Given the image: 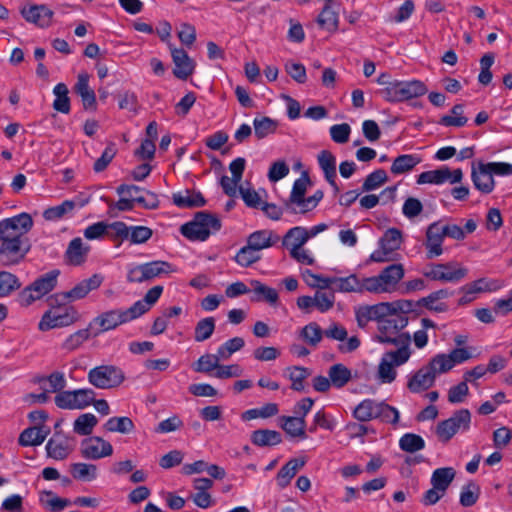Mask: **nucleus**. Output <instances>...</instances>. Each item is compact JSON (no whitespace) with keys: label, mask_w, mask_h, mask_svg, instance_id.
Here are the masks:
<instances>
[{"label":"nucleus","mask_w":512,"mask_h":512,"mask_svg":"<svg viewBox=\"0 0 512 512\" xmlns=\"http://www.w3.org/2000/svg\"><path fill=\"white\" fill-rule=\"evenodd\" d=\"M328 376L331 380L333 387L343 388L352 378V373L349 368L341 363L332 365L328 370Z\"/></svg>","instance_id":"nucleus-43"},{"label":"nucleus","mask_w":512,"mask_h":512,"mask_svg":"<svg viewBox=\"0 0 512 512\" xmlns=\"http://www.w3.org/2000/svg\"><path fill=\"white\" fill-rule=\"evenodd\" d=\"M125 379L123 371L114 365H100L88 372V381L98 389L118 387Z\"/></svg>","instance_id":"nucleus-10"},{"label":"nucleus","mask_w":512,"mask_h":512,"mask_svg":"<svg viewBox=\"0 0 512 512\" xmlns=\"http://www.w3.org/2000/svg\"><path fill=\"white\" fill-rule=\"evenodd\" d=\"M21 15L27 22L33 23L40 28H47L52 23L54 12L44 4H34L23 7Z\"/></svg>","instance_id":"nucleus-22"},{"label":"nucleus","mask_w":512,"mask_h":512,"mask_svg":"<svg viewBox=\"0 0 512 512\" xmlns=\"http://www.w3.org/2000/svg\"><path fill=\"white\" fill-rule=\"evenodd\" d=\"M251 442L258 447L275 446L282 442V436L278 431L258 429L251 433Z\"/></svg>","instance_id":"nucleus-39"},{"label":"nucleus","mask_w":512,"mask_h":512,"mask_svg":"<svg viewBox=\"0 0 512 512\" xmlns=\"http://www.w3.org/2000/svg\"><path fill=\"white\" fill-rule=\"evenodd\" d=\"M80 452L83 458L98 460L113 454L112 445L101 437L93 436L82 440Z\"/></svg>","instance_id":"nucleus-19"},{"label":"nucleus","mask_w":512,"mask_h":512,"mask_svg":"<svg viewBox=\"0 0 512 512\" xmlns=\"http://www.w3.org/2000/svg\"><path fill=\"white\" fill-rule=\"evenodd\" d=\"M411 355L412 351H406L404 349H395L385 352L378 365V379L382 383H392L397 376L395 367L407 363Z\"/></svg>","instance_id":"nucleus-8"},{"label":"nucleus","mask_w":512,"mask_h":512,"mask_svg":"<svg viewBox=\"0 0 512 512\" xmlns=\"http://www.w3.org/2000/svg\"><path fill=\"white\" fill-rule=\"evenodd\" d=\"M70 473L76 480L92 481L97 477V466L88 463H73L70 465Z\"/></svg>","instance_id":"nucleus-45"},{"label":"nucleus","mask_w":512,"mask_h":512,"mask_svg":"<svg viewBox=\"0 0 512 512\" xmlns=\"http://www.w3.org/2000/svg\"><path fill=\"white\" fill-rule=\"evenodd\" d=\"M103 428L108 432L129 434L134 430L135 425L129 417H111L103 425Z\"/></svg>","instance_id":"nucleus-46"},{"label":"nucleus","mask_w":512,"mask_h":512,"mask_svg":"<svg viewBox=\"0 0 512 512\" xmlns=\"http://www.w3.org/2000/svg\"><path fill=\"white\" fill-rule=\"evenodd\" d=\"M33 226L32 217L28 213H21L16 216L0 221V241L28 239L26 234Z\"/></svg>","instance_id":"nucleus-11"},{"label":"nucleus","mask_w":512,"mask_h":512,"mask_svg":"<svg viewBox=\"0 0 512 512\" xmlns=\"http://www.w3.org/2000/svg\"><path fill=\"white\" fill-rule=\"evenodd\" d=\"M68 88L64 83H58L54 89L53 94L55 99L53 101V108L61 113L68 114L70 112V99L68 97Z\"/></svg>","instance_id":"nucleus-47"},{"label":"nucleus","mask_w":512,"mask_h":512,"mask_svg":"<svg viewBox=\"0 0 512 512\" xmlns=\"http://www.w3.org/2000/svg\"><path fill=\"white\" fill-rule=\"evenodd\" d=\"M309 240L308 230L301 226H296L287 231L282 240V245L290 252L303 245Z\"/></svg>","instance_id":"nucleus-38"},{"label":"nucleus","mask_w":512,"mask_h":512,"mask_svg":"<svg viewBox=\"0 0 512 512\" xmlns=\"http://www.w3.org/2000/svg\"><path fill=\"white\" fill-rule=\"evenodd\" d=\"M387 181L388 176L386 171L384 169H377L370 173L369 175H367L362 185V191L369 192L372 190H376L383 184H385Z\"/></svg>","instance_id":"nucleus-59"},{"label":"nucleus","mask_w":512,"mask_h":512,"mask_svg":"<svg viewBox=\"0 0 512 512\" xmlns=\"http://www.w3.org/2000/svg\"><path fill=\"white\" fill-rule=\"evenodd\" d=\"M427 92L426 85L420 80L401 81L394 80L389 86L380 90L383 98L391 103L403 102L420 97Z\"/></svg>","instance_id":"nucleus-4"},{"label":"nucleus","mask_w":512,"mask_h":512,"mask_svg":"<svg viewBox=\"0 0 512 512\" xmlns=\"http://www.w3.org/2000/svg\"><path fill=\"white\" fill-rule=\"evenodd\" d=\"M75 208V202L72 200H65L60 205L50 207L43 213V217L49 221H56L63 218L68 213L72 212Z\"/></svg>","instance_id":"nucleus-56"},{"label":"nucleus","mask_w":512,"mask_h":512,"mask_svg":"<svg viewBox=\"0 0 512 512\" xmlns=\"http://www.w3.org/2000/svg\"><path fill=\"white\" fill-rule=\"evenodd\" d=\"M29 239L4 240L0 245V264L11 266L20 263L30 251Z\"/></svg>","instance_id":"nucleus-16"},{"label":"nucleus","mask_w":512,"mask_h":512,"mask_svg":"<svg viewBox=\"0 0 512 512\" xmlns=\"http://www.w3.org/2000/svg\"><path fill=\"white\" fill-rule=\"evenodd\" d=\"M96 393L91 388L62 391L55 398V404L60 409L80 410L90 406Z\"/></svg>","instance_id":"nucleus-12"},{"label":"nucleus","mask_w":512,"mask_h":512,"mask_svg":"<svg viewBox=\"0 0 512 512\" xmlns=\"http://www.w3.org/2000/svg\"><path fill=\"white\" fill-rule=\"evenodd\" d=\"M98 419L92 413L81 414L73 423V430L75 433L88 436L92 433L94 427L97 425Z\"/></svg>","instance_id":"nucleus-49"},{"label":"nucleus","mask_w":512,"mask_h":512,"mask_svg":"<svg viewBox=\"0 0 512 512\" xmlns=\"http://www.w3.org/2000/svg\"><path fill=\"white\" fill-rule=\"evenodd\" d=\"M255 136L263 139L270 134L275 133L278 123L269 117L255 118L253 121Z\"/></svg>","instance_id":"nucleus-53"},{"label":"nucleus","mask_w":512,"mask_h":512,"mask_svg":"<svg viewBox=\"0 0 512 512\" xmlns=\"http://www.w3.org/2000/svg\"><path fill=\"white\" fill-rule=\"evenodd\" d=\"M250 285L253 292L251 296L252 302H266L272 306L277 304L279 296L276 289L254 279L250 281Z\"/></svg>","instance_id":"nucleus-34"},{"label":"nucleus","mask_w":512,"mask_h":512,"mask_svg":"<svg viewBox=\"0 0 512 512\" xmlns=\"http://www.w3.org/2000/svg\"><path fill=\"white\" fill-rule=\"evenodd\" d=\"M215 319L206 317L199 320L194 329V340L196 342H204L209 339L215 330Z\"/></svg>","instance_id":"nucleus-52"},{"label":"nucleus","mask_w":512,"mask_h":512,"mask_svg":"<svg viewBox=\"0 0 512 512\" xmlns=\"http://www.w3.org/2000/svg\"><path fill=\"white\" fill-rule=\"evenodd\" d=\"M353 416L360 422L379 419L381 422L396 425L399 421V411L384 401L373 399L361 401L354 409Z\"/></svg>","instance_id":"nucleus-2"},{"label":"nucleus","mask_w":512,"mask_h":512,"mask_svg":"<svg viewBox=\"0 0 512 512\" xmlns=\"http://www.w3.org/2000/svg\"><path fill=\"white\" fill-rule=\"evenodd\" d=\"M163 292V286L156 285L149 289L144 298L136 301L131 307H138L136 317H140L150 310V308L158 301Z\"/></svg>","instance_id":"nucleus-41"},{"label":"nucleus","mask_w":512,"mask_h":512,"mask_svg":"<svg viewBox=\"0 0 512 512\" xmlns=\"http://www.w3.org/2000/svg\"><path fill=\"white\" fill-rule=\"evenodd\" d=\"M483 166H485L483 162H479L477 166L472 165L471 179L477 190L483 194H489L493 191L495 182L489 169Z\"/></svg>","instance_id":"nucleus-25"},{"label":"nucleus","mask_w":512,"mask_h":512,"mask_svg":"<svg viewBox=\"0 0 512 512\" xmlns=\"http://www.w3.org/2000/svg\"><path fill=\"white\" fill-rule=\"evenodd\" d=\"M288 378L292 382L291 389L295 391L304 390V380L310 375L309 369L300 366L289 367Z\"/></svg>","instance_id":"nucleus-63"},{"label":"nucleus","mask_w":512,"mask_h":512,"mask_svg":"<svg viewBox=\"0 0 512 512\" xmlns=\"http://www.w3.org/2000/svg\"><path fill=\"white\" fill-rule=\"evenodd\" d=\"M174 205L182 209L203 207L206 200L199 191L185 189L172 195Z\"/></svg>","instance_id":"nucleus-29"},{"label":"nucleus","mask_w":512,"mask_h":512,"mask_svg":"<svg viewBox=\"0 0 512 512\" xmlns=\"http://www.w3.org/2000/svg\"><path fill=\"white\" fill-rule=\"evenodd\" d=\"M318 164L324 173L326 181L334 188L335 192L339 191L336 183V158L328 150H322L317 156Z\"/></svg>","instance_id":"nucleus-31"},{"label":"nucleus","mask_w":512,"mask_h":512,"mask_svg":"<svg viewBox=\"0 0 512 512\" xmlns=\"http://www.w3.org/2000/svg\"><path fill=\"white\" fill-rule=\"evenodd\" d=\"M455 477V470L452 467L438 468L433 471L431 476V484L439 491L446 493Z\"/></svg>","instance_id":"nucleus-42"},{"label":"nucleus","mask_w":512,"mask_h":512,"mask_svg":"<svg viewBox=\"0 0 512 512\" xmlns=\"http://www.w3.org/2000/svg\"><path fill=\"white\" fill-rule=\"evenodd\" d=\"M468 289L470 292L483 293V292H494L502 287L500 281L489 278H479L471 283H468Z\"/></svg>","instance_id":"nucleus-64"},{"label":"nucleus","mask_w":512,"mask_h":512,"mask_svg":"<svg viewBox=\"0 0 512 512\" xmlns=\"http://www.w3.org/2000/svg\"><path fill=\"white\" fill-rule=\"evenodd\" d=\"M40 503L52 512H59L70 505L68 499L56 496L52 491H43L40 494Z\"/></svg>","instance_id":"nucleus-51"},{"label":"nucleus","mask_w":512,"mask_h":512,"mask_svg":"<svg viewBox=\"0 0 512 512\" xmlns=\"http://www.w3.org/2000/svg\"><path fill=\"white\" fill-rule=\"evenodd\" d=\"M90 328L80 329L68 336L62 343V349L68 352L78 349L90 337Z\"/></svg>","instance_id":"nucleus-61"},{"label":"nucleus","mask_w":512,"mask_h":512,"mask_svg":"<svg viewBox=\"0 0 512 512\" xmlns=\"http://www.w3.org/2000/svg\"><path fill=\"white\" fill-rule=\"evenodd\" d=\"M50 434V428L46 425H36L26 428L19 436L18 442L21 446L41 445Z\"/></svg>","instance_id":"nucleus-30"},{"label":"nucleus","mask_w":512,"mask_h":512,"mask_svg":"<svg viewBox=\"0 0 512 512\" xmlns=\"http://www.w3.org/2000/svg\"><path fill=\"white\" fill-rule=\"evenodd\" d=\"M138 307H129L128 309H114L101 313L95 317L89 325V328L97 327L94 335L113 330L119 325L136 319Z\"/></svg>","instance_id":"nucleus-7"},{"label":"nucleus","mask_w":512,"mask_h":512,"mask_svg":"<svg viewBox=\"0 0 512 512\" xmlns=\"http://www.w3.org/2000/svg\"><path fill=\"white\" fill-rule=\"evenodd\" d=\"M59 274L60 271L54 269L40 276L23 291L22 297L25 298L27 303L40 299L42 296L53 290L56 286Z\"/></svg>","instance_id":"nucleus-18"},{"label":"nucleus","mask_w":512,"mask_h":512,"mask_svg":"<svg viewBox=\"0 0 512 512\" xmlns=\"http://www.w3.org/2000/svg\"><path fill=\"white\" fill-rule=\"evenodd\" d=\"M408 325V317L404 314L393 312L377 324V332L373 340L380 344L394 345L396 349H411V335L402 330Z\"/></svg>","instance_id":"nucleus-1"},{"label":"nucleus","mask_w":512,"mask_h":512,"mask_svg":"<svg viewBox=\"0 0 512 512\" xmlns=\"http://www.w3.org/2000/svg\"><path fill=\"white\" fill-rule=\"evenodd\" d=\"M399 447L405 452L414 453L422 450L425 447V442L419 435L406 433L400 438Z\"/></svg>","instance_id":"nucleus-60"},{"label":"nucleus","mask_w":512,"mask_h":512,"mask_svg":"<svg viewBox=\"0 0 512 512\" xmlns=\"http://www.w3.org/2000/svg\"><path fill=\"white\" fill-rule=\"evenodd\" d=\"M470 423V411L468 409H460L450 418L438 423L436 434L442 442H448L459 430L467 431L470 428Z\"/></svg>","instance_id":"nucleus-13"},{"label":"nucleus","mask_w":512,"mask_h":512,"mask_svg":"<svg viewBox=\"0 0 512 512\" xmlns=\"http://www.w3.org/2000/svg\"><path fill=\"white\" fill-rule=\"evenodd\" d=\"M402 233L397 228H389L379 240V248L370 255L372 262L383 263L390 261L391 255L400 248Z\"/></svg>","instance_id":"nucleus-17"},{"label":"nucleus","mask_w":512,"mask_h":512,"mask_svg":"<svg viewBox=\"0 0 512 512\" xmlns=\"http://www.w3.org/2000/svg\"><path fill=\"white\" fill-rule=\"evenodd\" d=\"M435 380L434 374L424 365L408 376L407 388L411 393H421L431 388Z\"/></svg>","instance_id":"nucleus-24"},{"label":"nucleus","mask_w":512,"mask_h":512,"mask_svg":"<svg viewBox=\"0 0 512 512\" xmlns=\"http://www.w3.org/2000/svg\"><path fill=\"white\" fill-rule=\"evenodd\" d=\"M333 289L339 292H367L366 278L359 279L355 274L347 277H333Z\"/></svg>","instance_id":"nucleus-33"},{"label":"nucleus","mask_w":512,"mask_h":512,"mask_svg":"<svg viewBox=\"0 0 512 512\" xmlns=\"http://www.w3.org/2000/svg\"><path fill=\"white\" fill-rule=\"evenodd\" d=\"M220 229V219L214 214L202 211L196 213L193 221L183 224L180 231L191 241H205Z\"/></svg>","instance_id":"nucleus-3"},{"label":"nucleus","mask_w":512,"mask_h":512,"mask_svg":"<svg viewBox=\"0 0 512 512\" xmlns=\"http://www.w3.org/2000/svg\"><path fill=\"white\" fill-rule=\"evenodd\" d=\"M78 312L73 307H59L47 311L41 318L38 328L41 331H48L57 327H65L78 320Z\"/></svg>","instance_id":"nucleus-15"},{"label":"nucleus","mask_w":512,"mask_h":512,"mask_svg":"<svg viewBox=\"0 0 512 512\" xmlns=\"http://www.w3.org/2000/svg\"><path fill=\"white\" fill-rule=\"evenodd\" d=\"M103 276L94 274L88 279H84L76 284L70 291L65 292L64 296L71 300H80L88 295L89 292L96 290L103 282Z\"/></svg>","instance_id":"nucleus-28"},{"label":"nucleus","mask_w":512,"mask_h":512,"mask_svg":"<svg viewBox=\"0 0 512 512\" xmlns=\"http://www.w3.org/2000/svg\"><path fill=\"white\" fill-rule=\"evenodd\" d=\"M448 167L444 166L436 170L422 172L417 177V184H436L440 185L447 182Z\"/></svg>","instance_id":"nucleus-48"},{"label":"nucleus","mask_w":512,"mask_h":512,"mask_svg":"<svg viewBox=\"0 0 512 512\" xmlns=\"http://www.w3.org/2000/svg\"><path fill=\"white\" fill-rule=\"evenodd\" d=\"M314 306L315 308L321 312L325 313L333 308L335 303V294L334 291H324L317 290L315 295L313 296Z\"/></svg>","instance_id":"nucleus-58"},{"label":"nucleus","mask_w":512,"mask_h":512,"mask_svg":"<svg viewBox=\"0 0 512 512\" xmlns=\"http://www.w3.org/2000/svg\"><path fill=\"white\" fill-rule=\"evenodd\" d=\"M279 426L290 436L293 438H301L305 439L306 433V420L303 417L297 416H281L279 418Z\"/></svg>","instance_id":"nucleus-36"},{"label":"nucleus","mask_w":512,"mask_h":512,"mask_svg":"<svg viewBox=\"0 0 512 512\" xmlns=\"http://www.w3.org/2000/svg\"><path fill=\"white\" fill-rule=\"evenodd\" d=\"M426 366L432 372V374H434L435 378L437 375L446 373L453 368L451 360L447 354L444 353L435 355L430 359Z\"/></svg>","instance_id":"nucleus-54"},{"label":"nucleus","mask_w":512,"mask_h":512,"mask_svg":"<svg viewBox=\"0 0 512 512\" xmlns=\"http://www.w3.org/2000/svg\"><path fill=\"white\" fill-rule=\"evenodd\" d=\"M171 271L172 266L170 263L159 260L151 261L130 268L127 274V280L132 283H142Z\"/></svg>","instance_id":"nucleus-14"},{"label":"nucleus","mask_w":512,"mask_h":512,"mask_svg":"<svg viewBox=\"0 0 512 512\" xmlns=\"http://www.w3.org/2000/svg\"><path fill=\"white\" fill-rule=\"evenodd\" d=\"M73 438L66 435L55 433L46 444V452L48 457L54 460L66 459L74 450Z\"/></svg>","instance_id":"nucleus-21"},{"label":"nucleus","mask_w":512,"mask_h":512,"mask_svg":"<svg viewBox=\"0 0 512 512\" xmlns=\"http://www.w3.org/2000/svg\"><path fill=\"white\" fill-rule=\"evenodd\" d=\"M410 308L411 302L409 301L404 303L382 302L375 305L360 306L355 312L356 321L358 326L363 328L369 321L376 320L378 324L380 320H384L387 316L393 314V312L409 310Z\"/></svg>","instance_id":"nucleus-6"},{"label":"nucleus","mask_w":512,"mask_h":512,"mask_svg":"<svg viewBox=\"0 0 512 512\" xmlns=\"http://www.w3.org/2000/svg\"><path fill=\"white\" fill-rule=\"evenodd\" d=\"M280 237L277 233L269 229L257 230L251 233L247 242L252 246L253 249L259 252L263 249L270 248L278 243Z\"/></svg>","instance_id":"nucleus-32"},{"label":"nucleus","mask_w":512,"mask_h":512,"mask_svg":"<svg viewBox=\"0 0 512 512\" xmlns=\"http://www.w3.org/2000/svg\"><path fill=\"white\" fill-rule=\"evenodd\" d=\"M171 56L175 65L173 74L182 80H186L194 71L195 62L188 56L182 48H176L169 45Z\"/></svg>","instance_id":"nucleus-23"},{"label":"nucleus","mask_w":512,"mask_h":512,"mask_svg":"<svg viewBox=\"0 0 512 512\" xmlns=\"http://www.w3.org/2000/svg\"><path fill=\"white\" fill-rule=\"evenodd\" d=\"M468 274V269L457 261L432 263L426 266L423 275L434 281L459 282Z\"/></svg>","instance_id":"nucleus-9"},{"label":"nucleus","mask_w":512,"mask_h":512,"mask_svg":"<svg viewBox=\"0 0 512 512\" xmlns=\"http://www.w3.org/2000/svg\"><path fill=\"white\" fill-rule=\"evenodd\" d=\"M89 78L88 73H80L73 89L75 93L81 97L85 110H96V95L94 90L89 86Z\"/></svg>","instance_id":"nucleus-26"},{"label":"nucleus","mask_w":512,"mask_h":512,"mask_svg":"<svg viewBox=\"0 0 512 512\" xmlns=\"http://www.w3.org/2000/svg\"><path fill=\"white\" fill-rule=\"evenodd\" d=\"M318 25L327 31L334 32L338 28V14L332 9L331 2H325L323 9L317 17Z\"/></svg>","instance_id":"nucleus-44"},{"label":"nucleus","mask_w":512,"mask_h":512,"mask_svg":"<svg viewBox=\"0 0 512 512\" xmlns=\"http://www.w3.org/2000/svg\"><path fill=\"white\" fill-rule=\"evenodd\" d=\"M261 258L259 251L252 248V246L247 242V244L242 247L235 256V261L242 267H248L255 262L259 261Z\"/></svg>","instance_id":"nucleus-62"},{"label":"nucleus","mask_w":512,"mask_h":512,"mask_svg":"<svg viewBox=\"0 0 512 512\" xmlns=\"http://www.w3.org/2000/svg\"><path fill=\"white\" fill-rule=\"evenodd\" d=\"M305 465V461L299 458L290 459L281 467L276 476L277 485L280 488L287 487L297 472Z\"/></svg>","instance_id":"nucleus-37"},{"label":"nucleus","mask_w":512,"mask_h":512,"mask_svg":"<svg viewBox=\"0 0 512 512\" xmlns=\"http://www.w3.org/2000/svg\"><path fill=\"white\" fill-rule=\"evenodd\" d=\"M444 238L440 230V221L433 222L427 227L424 241L426 259L432 260L443 254L442 244Z\"/></svg>","instance_id":"nucleus-20"},{"label":"nucleus","mask_w":512,"mask_h":512,"mask_svg":"<svg viewBox=\"0 0 512 512\" xmlns=\"http://www.w3.org/2000/svg\"><path fill=\"white\" fill-rule=\"evenodd\" d=\"M90 246L85 244L80 237L72 239L65 252V260L73 266L82 265L88 256Z\"/></svg>","instance_id":"nucleus-27"},{"label":"nucleus","mask_w":512,"mask_h":512,"mask_svg":"<svg viewBox=\"0 0 512 512\" xmlns=\"http://www.w3.org/2000/svg\"><path fill=\"white\" fill-rule=\"evenodd\" d=\"M302 339L312 347H316L323 338V330L316 322L305 325L300 333Z\"/></svg>","instance_id":"nucleus-55"},{"label":"nucleus","mask_w":512,"mask_h":512,"mask_svg":"<svg viewBox=\"0 0 512 512\" xmlns=\"http://www.w3.org/2000/svg\"><path fill=\"white\" fill-rule=\"evenodd\" d=\"M417 154H402L396 157L391 165L390 171L394 175H401L410 172L421 162Z\"/></svg>","instance_id":"nucleus-40"},{"label":"nucleus","mask_w":512,"mask_h":512,"mask_svg":"<svg viewBox=\"0 0 512 512\" xmlns=\"http://www.w3.org/2000/svg\"><path fill=\"white\" fill-rule=\"evenodd\" d=\"M34 382L39 384L45 392L57 394L62 392L67 384L65 374L61 371H54L48 376H39Z\"/></svg>","instance_id":"nucleus-35"},{"label":"nucleus","mask_w":512,"mask_h":512,"mask_svg":"<svg viewBox=\"0 0 512 512\" xmlns=\"http://www.w3.org/2000/svg\"><path fill=\"white\" fill-rule=\"evenodd\" d=\"M303 279L308 286L318 288V290H326L333 285V277H324L314 274L311 270L306 269L302 272Z\"/></svg>","instance_id":"nucleus-57"},{"label":"nucleus","mask_w":512,"mask_h":512,"mask_svg":"<svg viewBox=\"0 0 512 512\" xmlns=\"http://www.w3.org/2000/svg\"><path fill=\"white\" fill-rule=\"evenodd\" d=\"M463 105L456 104L451 109V115H444L440 118L439 124L446 127H463L467 124L468 118L463 115Z\"/></svg>","instance_id":"nucleus-50"},{"label":"nucleus","mask_w":512,"mask_h":512,"mask_svg":"<svg viewBox=\"0 0 512 512\" xmlns=\"http://www.w3.org/2000/svg\"><path fill=\"white\" fill-rule=\"evenodd\" d=\"M405 271L402 264H391L385 267L379 275L366 277L367 292L390 293L394 291L404 277Z\"/></svg>","instance_id":"nucleus-5"}]
</instances>
